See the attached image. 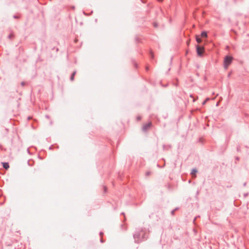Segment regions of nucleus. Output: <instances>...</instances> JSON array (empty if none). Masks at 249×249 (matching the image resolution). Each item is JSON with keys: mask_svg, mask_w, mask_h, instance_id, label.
<instances>
[{"mask_svg": "<svg viewBox=\"0 0 249 249\" xmlns=\"http://www.w3.org/2000/svg\"><path fill=\"white\" fill-rule=\"evenodd\" d=\"M196 41H197V42L198 43H201V42L202 40H201V39L200 38V37H199V36H198V35H196Z\"/></svg>", "mask_w": 249, "mask_h": 249, "instance_id": "5", "label": "nucleus"}, {"mask_svg": "<svg viewBox=\"0 0 249 249\" xmlns=\"http://www.w3.org/2000/svg\"><path fill=\"white\" fill-rule=\"evenodd\" d=\"M146 174H147V175H149L150 174V173L149 172H147Z\"/></svg>", "mask_w": 249, "mask_h": 249, "instance_id": "10", "label": "nucleus"}, {"mask_svg": "<svg viewBox=\"0 0 249 249\" xmlns=\"http://www.w3.org/2000/svg\"><path fill=\"white\" fill-rule=\"evenodd\" d=\"M196 52L198 56H201L204 53V48L203 47H200L199 45L196 46Z\"/></svg>", "mask_w": 249, "mask_h": 249, "instance_id": "2", "label": "nucleus"}, {"mask_svg": "<svg viewBox=\"0 0 249 249\" xmlns=\"http://www.w3.org/2000/svg\"><path fill=\"white\" fill-rule=\"evenodd\" d=\"M151 125V123H148L143 126L142 129L144 130H147Z\"/></svg>", "mask_w": 249, "mask_h": 249, "instance_id": "3", "label": "nucleus"}, {"mask_svg": "<svg viewBox=\"0 0 249 249\" xmlns=\"http://www.w3.org/2000/svg\"><path fill=\"white\" fill-rule=\"evenodd\" d=\"M206 101H204V102H203V104H205V103H206Z\"/></svg>", "mask_w": 249, "mask_h": 249, "instance_id": "11", "label": "nucleus"}, {"mask_svg": "<svg viewBox=\"0 0 249 249\" xmlns=\"http://www.w3.org/2000/svg\"><path fill=\"white\" fill-rule=\"evenodd\" d=\"M2 165L5 169H8L9 168V164L7 162H2Z\"/></svg>", "mask_w": 249, "mask_h": 249, "instance_id": "4", "label": "nucleus"}, {"mask_svg": "<svg viewBox=\"0 0 249 249\" xmlns=\"http://www.w3.org/2000/svg\"><path fill=\"white\" fill-rule=\"evenodd\" d=\"M197 172V170L196 169H193L192 171L191 174L193 177H196V174Z\"/></svg>", "mask_w": 249, "mask_h": 249, "instance_id": "7", "label": "nucleus"}, {"mask_svg": "<svg viewBox=\"0 0 249 249\" xmlns=\"http://www.w3.org/2000/svg\"><path fill=\"white\" fill-rule=\"evenodd\" d=\"M75 73H76V72H75V71H74V72H73V73H72V75H71V80H73V79H74V75H75Z\"/></svg>", "mask_w": 249, "mask_h": 249, "instance_id": "8", "label": "nucleus"}, {"mask_svg": "<svg viewBox=\"0 0 249 249\" xmlns=\"http://www.w3.org/2000/svg\"><path fill=\"white\" fill-rule=\"evenodd\" d=\"M201 37H207V34L206 32L204 31L202 32L201 34Z\"/></svg>", "mask_w": 249, "mask_h": 249, "instance_id": "6", "label": "nucleus"}, {"mask_svg": "<svg viewBox=\"0 0 249 249\" xmlns=\"http://www.w3.org/2000/svg\"><path fill=\"white\" fill-rule=\"evenodd\" d=\"M232 61V57L230 56H226L224 61V67L225 69H227L229 65Z\"/></svg>", "mask_w": 249, "mask_h": 249, "instance_id": "1", "label": "nucleus"}, {"mask_svg": "<svg viewBox=\"0 0 249 249\" xmlns=\"http://www.w3.org/2000/svg\"><path fill=\"white\" fill-rule=\"evenodd\" d=\"M151 57L153 58L154 57L153 53H151Z\"/></svg>", "mask_w": 249, "mask_h": 249, "instance_id": "9", "label": "nucleus"}]
</instances>
